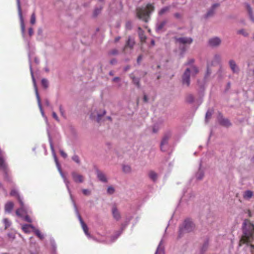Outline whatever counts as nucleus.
<instances>
[{"label": "nucleus", "mask_w": 254, "mask_h": 254, "mask_svg": "<svg viewBox=\"0 0 254 254\" xmlns=\"http://www.w3.org/2000/svg\"><path fill=\"white\" fill-rule=\"evenodd\" d=\"M72 159L73 161H74L76 163L80 164V159H79V157L77 155H73L72 157Z\"/></svg>", "instance_id": "obj_38"}, {"label": "nucleus", "mask_w": 254, "mask_h": 254, "mask_svg": "<svg viewBox=\"0 0 254 254\" xmlns=\"http://www.w3.org/2000/svg\"><path fill=\"white\" fill-rule=\"evenodd\" d=\"M17 5L18 11V15L20 21L21 31L23 38H25V25L24 22V18L22 16L21 8L20 7V0H17Z\"/></svg>", "instance_id": "obj_7"}, {"label": "nucleus", "mask_w": 254, "mask_h": 254, "mask_svg": "<svg viewBox=\"0 0 254 254\" xmlns=\"http://www.w3.org/2000/svg\"><path fill=\"white\" fill-rule=\"evenodd\" d=\"M214 12L213 9L210 10L206 14V17H208L213 15Z\"/></svg>", "instance_id": "obj_46"}, {"label": "nucleus", "mask_w": 254, "mask_h": 254, "mask_svg": "<svg viewBox=\"0 0 254 254\" xmlns=\"http://www.w3.org/2000/svg\"><path fill=\"white\" fill-rule=\"evenodd\" d=\"M204 176V169L202 167L201 162H200L197 171L195 174V178L196 181H201Z\"/></svg>", "instance_id": "obj_13"}, {"label": "nucleus", "mask_w": 254, "mask_h": 254, "mask_svg": "<svg viewBox=\"0 0 254 254\" xmlns=\"http://www.w3.org/2000/svg\"><path fill=\"white\" fill-rule=\"evenodd\" d=\"M143 101L145 102H148V97H147L146 95H145V94L144 95V96H143Z\"/></svg>", "instance_id": "obj_55"}, {"label": "nucleus", "mask_w": 254, "mask_h": 254, "mask_svg": "<svg viewBox=\"0 0 254 254\" xmlns=\"http://www.w3.org/2000/svg\"><path fill=\"white\" fill-rule=\"evenodd\" d=\"M130 78H131L133 83L137 86L138 87H140V83H139V79L138 78L135 77L134 76L132 73L130 74L129 75Z\"/></svg>", "instance_id": "obj_26"}, {"label": "nucleus", "mask_w": 254, "mask_h": 254, "mask_svg": "<svg viewBox=\"0 0 254 254\" xmlns=\"http://www.w3.org/2000/svg\"><path fill=\"white\" fill-rule=\"evenodd\" d=\"M28 34L30 36H31L33 34V30L32 28L28 29Z\"/></svg>", "instance_id": "obj_51"}, {"label": "nucleus", "mask_w": 254, "mask_h": 254, "mask_svg": "<svg viewBox=\"0 0 254 254\" xmlns=\"http://www.w3.org/2000/svg\"><path fill=\"white\" fill-rule=\"evenodd\" d=\"M246 7H247V10L248 11L249 15V16H250V18L251 20L253 22H254V16L253 13L252 8L250 6V5L249 4H246Z\"/></svg>", "instance_id": "obj_25"}, {"label": "nucleus", "mask_w": 254, "mask_h": 254, "mask_svg": "<svg viewBox=\"0 0 254 254\" xmlns=\"http://www.w3.org/2000/svg\"><path fill=\"white\" fill-rule=\"evenodd\" d=\"M250 250L252 253V254H254V245H250Z\"/></svg>", "instance_id": "obj_53"}, {"label": "nucleus", "mask_w": 254, "mask_h": 254, "mask_svg": "<svg viewBox=\"0 0 254 254\" xmlns=\"http://www.w3.org/2000/svg\"><path fill=\"white\" fill-rule=\"evenodd\" d=\"M194 62L193 59H189L185 64L188 67L185 69L182 76V81L184 85L189 86L190 84V78L195 76L199 71L198 67L193 64Z\"/></svg>", "instance_id": "obj_2"}, {"label": "nucleus", "mask_w": 254, "mask_h": 254, "mask_svg": "<svg viewBox=\"0 0 254 254\" xmlns=\"http://www.w3.org/2000/svg\"><path fill=\"white\" fill-rule=\"evenodd\" d=\"M30 73H31L32 79V81H33L34 87V89H35V94H36V98H37V100L38 107H39V109L40 110V112H41V113L42 114V116H43V118H44L46 123L48 124L47 118L45 116L44 112V111L43 110V109H42V105H41V100H40V96H39L38 92V89H37V85H36V80H35V79L34 75H33V70H32V66H31V63L30 62Z\"/></svg>", "instance_id": "obj_5"}, {"label": "nucleus", "mask_w": 254, "mask_h": 254, "mask_svg": "<svg viewBox=\"0 0 254 254\" xmlns=\"http://www.w3.org/2000/svg\"><path fill=\"white\" fill-rule=\"evenodd\" d=\"M134 45V41L131 37H128V40L126 43L125 48H127V47H129L130 48H132Z\"/></svg>", "instance_id": "obj_23"}, {"label": "nucleus", "mask_w": 254, "mask_h": 254, "mask_svg": "<svg viewBox=\"0 0 254 254\" xmlns=\"http://www.w3.org/2000/svg\"><path fill=\"white\" fill-rule=\"evenodd\" d=\"M112 214L114 219L116 220H119L121 217V214L116 207H113L112 208Z\"/></svg>", "instance_id": "obj_17"}, {"label": "nucleus", "mask_w": 254, "mask_h": 254, "mask_svg": "<svg viewBox=\"0 0 254 254\" xmlns=\"http://www.w3.org/2000/svg\"><path fill=\"white\" fill-rule=\"evenodd\" d=\"M174 16L175 17L177 18H179L181 17V15L180 13H176L174 14Z\"/></svg>", "instance_id": "obj_57"}, {"label": "nucleus", "mask_w": 254, "mask_h": 254, "mask_svg": "<svg viewBox=\"0 0 254 254\" xmlns=\"http://www.w3.org/2000/svg\"><path fill=\"white\" fill-rule=\"evenodd\" d=\"M42 85L45 88H47L49 86V82L47 79L43 78L41 80Z\"/></svg>", "instance_id": "obj_34"}, {"label": "nucleus", "mask_w": 254, "mask_h": 254, "mask_svg": "<svg viewBox=\"0 0 254 254\" xmlns=\"http://www.w3.org/2000/svg\"><path fill=\"white\" fill-rule=\"evenodd\" d=\"M171 137V134L167 133L165 134L162 138L160 144L161 150L163 151H165L168 147V142L169 138Z\"/></svg>", "instance_id": "obj_10"}, {"label": "nucleus", "mask_w": 254, "mask_h": 254, "mask_svg": "<svg viewBox=\"0 0 254 254\" xmlns=\"http://www.w3.org/2000/svg\"><path fill=\"white\" fill-rule=\"evenodd\" d=\"M165 24H166L165 21H163L158 23L156 25L157 31H159L161 30Z\"/></svg>", "instance_id": "obj_32"}, {"label": "nucleus", "mask_w": 254, "mask_h": 254, "mask_svg": "<svg viewBox=\"0 0 254 254\" xmlns=\"http://www.w3.org/2000/svg\"><path fill=\"white\" fill-rule=\"evenodd\" d=\"M215 60L219 61L220 60V56L219 55H215L214 57Z\"/></svg>", "instance_id": "obj_58"}, {"label": "nucleus", "mask_w": 254, "mask_h": 254, "mask_svg": "<svg viewBox=\"0 0 254 254\" xmlns=\"http://www.w3.org/2000/svg\"><path fill=\"white\" fill-rule=\"evenodd\" d=\"M243 232L240 245L251 243L254 239V225L249 220H245L243 222Z\"/></svg>", "instance_id": "obj_3"}, {"label": "nucleus", "mask_w": 254, "mask_h": 254, "mask_svg": "<svg viewBox=\"0 0 254 254\" xmlns=\"http://www.w3.org/2000/svg\"><path fill=\"white\" fill-rule=\"evenodd\" d=\"M13 207V203L9 201L7 202L5 205V210L7 212H10Z\"/></svg>", "instance_id": "obj_24"}, {"label": "nucleus", "mask_w": 254, "mask_h": 254, "mask_svg": "<svg viewBox=\"0 0 254 254\" xmlns=\"http://www.w3.org/2000/svg\"><path fill=\"white\" fill-rule=\"evenodd\" d=\"M154 10V6L151 4L148 3L145 7L137 9V16L138 18L147 22L149 17V14L153 12Z\"/></svg>", "instance_id": "obj_4"}, {"label": "nucleus", "mask_w": 254, "mask_h": 254, "mask_svg": "<svg viewBox=\"0 0 254 254\" xmlns=\"http://www.w3.org/2000/svg\"><path fill=\"white\" fill-rule=\"evenodd\" d=\"M238 33L239 34H241L245 37H247L248 36V33L243 29L238 31Z\"/></svg>", "instance_id": "obj_37"}, {"label": "nucleus", "mask_w": 254, "mask_h": 254, "mask_svg": "<svg viewBox=\"0 0 254 254\" xmlns=\"http://www.w3.org/2000/svg\"><path fill=\"white\" fill-rule=\"evenodd\" d=\"M60 153L61 155V156L64 157V158H65L67 157V154L64 151V150L61 149L60 150Z\"/></svg>", "instance_id": "obj_44"}, {"label": "nucleus", "mask_w": 254, "mask_h": 254, "mask_svg": "<svg viewBox=\"0 0 254 254\" xmlns=\"http://www.w3.org/2000/svg\"><path fill=\"white\" fill-rule=\"evenodd\" d=\"M96 173L97 178L101 182L103 183H107L108 182L107 176L105 173L99 170H97Z\"/></svg>", "instance_id": "obj_16"}, {"label": "nucleus", "mask_w": 254, "mask_h": 254, "mask_svg": "<svg viewBox=\"0 0 254 254\" xmlns=\"http://www.w3.org/2000/svg\"><path fill=\"white\" fill-rule=\"evenodd\" d=\"M212 115V111L210 110H208L205 115V120L207 121L209 119H210Z\"/></svg>", "instance_id": "obj_36"}, {"label": "nucleus", "mask_w": 254, "mask_h": 254, "mask_svg": "<svg viewBox=\"0 0 254 254\" xmlns=\"http://www.w3.org/2000/svg\"><path fill=\"white\" fill-rule=\"evenodd\" d=\"M118 52L116 49H114L110 51V54L112 55H117Z\"/></svg>", "instance_id": "obj_47"}, {"label": "nucleus", "mask_w": 254, "mask_h": 254, "mask_svg": "<svg viewBox=\"0 0 254 254\" xmlns=\"http://www.w3.org/2000/svg\"><path fill=\"white\" fill-rule=\"evenodd\" d=\"M36 22V16L34 13H32L31 16L30 23L31 24H34Z\"/></svg>", "instance_id": "obj_39"}, {"label": "nucleus", "mask_w": 254, "mask_h": 254, "mask_svg": "<svg viewBox=\"0 0 254 254\" xmlns=\"http://www.w3.org/2000/svg\"><path fill=\"white\" fill-rule=\"evenodd\" d=\"M221 39L218 37H213L209 40V45L212 47H217L220 45L221 44Z\"/></svg>", "instance_id": "obj_14"}, {"label": "nucleus", "mask_w": 254, "mask_h": 254, "mask_svg": "<svg viewBox=\"0 0 254 254\" xmlns=\"http://www.w3.org/2000/svg\"><path fill=\"white\" fill-rule=\"evenodd\" d=\"M130 68L129 65H127V66L124 67V70L125 71H127Z\"/></svg>", "instance_id": "obj_59"}, {"label": "nucleus", "mask_w": 254, "mask_h": 254, "mask_svg": "<svg viewBox=\"0 0 254 254\" xmlns=\"http://www.w3.org/2000/svg\"><path fill=\"white\" fill-rule=\"evenodd\" d=\"M19 202L20 204V207L16 211V214L17 216L23 218V216L27 213V208L22 200H20Z\"/></svg>", "instance_id": "obj_9"}, {"label": "nucleus", "mask_w": 254, "mask_h": 254, "mask_svg": "<svg viewBox=\"0 0 254 254\" xmlns=\"http://www.w3.org/2000/svg\"><path fill=\"white\" fill-rule=\"evenodd\" d=\"M34 227L30 224H25L22 226V230L26 233H29L31 231H33Z\"/></svg>", "instance_id": "obj_18"}, {"label": "nucleus", "mask_w": 254, "mask_h": 254, "mask_svg": "<svg viewBox=\"0 0 254 254\" xmlns=\"http://www.w3.org/2000/svg\"><path fill=\"white\" fill-rule=\"evenodd\" d=\"M180 50H181V53H180V56L181 57H183L184 55L185 54V53L186 52L187 49L185 46L181 47Z\"/></svg>", "instance_id": "obj_40"}, {"label": "nucleus", "mask_w": 254, "mask_h": 254, "mask_svg": "<svg viewBox=\"0 0 254 254\" xmlns=\"http://www.w3.org/2000/svg\"><path fill=\"white\" fill-rule=\"evenodd\" d=\"M101 10V8H96L94 11V14L95 15H97L98 13H100V12Z\"/></svg>", "instance_id": "obj_50"}, {"label": "nucleus", "mask_w": 254, "mask_h": 254, "mask_svg": "<svg viewBox=\"0 0 254 254\" xmlns=\"http://www.w3.org/2000/svg\"><path fill=\"white\" fill-rule=\"evenodd\" d=\"M71 175L73 181L76 183H82L84 181V176L75 171L72 172Z\"/></svg>", "instance_id": "obj_12"}, {"label": "nucleus", "mask_w": 254, "mask_h": 254, "mask_svg": "<svg viewBox=\"0 0 254 254\" xmlns=\"http://www.w3.org/2000/svg\"><path fill=\"white\" fill-rule=\"evenodd\" d=\"M229 66L233 73H238L239 72V68L236 64L235 61L233 60H231L229 62Z\"/></svg>", "instance_id": "obj_15"}, {"label": "nucleus", "mask_w": 254, "mask_h": 254, "mask_svg": "<svg viewBox=\"0 0 254 254\" xmlns=\"http://www.w3.org/2000/svg\"><path fill=\"white\" fill-rule=\"evenodd\" d=\"M35 235L41 240H42L44 239V235H43L42 234H41V233L40 232V231L38 230V229H35V228H34V229L33 230V231Z\"/></svg>", "instance_id": "obj_33"}, {"label": "nucleus", "mask_w": 254, "mask_h": 254, "mask_svg": "<svg viewBox=\"0 0 254 254\" xmlns=\"http://www.w3.org/2000/svg\"><path fill=\"white\" fill-rule=\"evenodd\" d=\"M82 192L85 195H89L91 194L90 190L88 189L82 190Z\"/></svg>", "instance_id": "obj_43"}, {"label": "nucleus", "mask_w": 254, "mask_h": 254, "mask_svg": "<svg viewBox=\"0 0 254 254\" xmlns=\"http://www.w3.org/2000/svg\"><path fill=\"white\" fill-rule=\"evenodd\" d=\"M254 193L250 190L245 191L243 193V197L247 200L250 199L253 196Z\"/></svg>", "instance_id": "obj_21"}, {"label": "nucleus", "mask_w": 254, "mask_h": 254, "mask_svg": "<svg viewBox=\"0 0 254 254\" xmlns=\"http://www.w3.org/2000/svg\"><path fill=\"white\" fill-rule=\"evenodd\" d=\"M120 80V78L119 77H115L113 79L114 82H118Z\"/></svg>", "instance_id": "obj_54"}, {"label": "nucleus", "mask_w": 254, "mask_h": 254, "mask_svg": "<svg viewBox=\"0 0 254 254\" xmlns=\"http://www.w3.org/2000/svg\"><path fill=\"white\" fill-rule=\"evenodd\" d=\"M122 170H123V171L126 174H129V173H131V167L128 165H126V164L123 165H122Z\"/></svg>", "instance_id": "obj_27"}, {"label": "nucleus", "mask_w": 254, "mask_h": 254, "mask_svg": "<svg viewBox=\"0 0 254 254\" xmlns=\"http://www.w3.org/2000/svg\"><path fill=\"white\" fill-rule=\"evenodd\" d=\"M189 97L190 98L189 102H192V100H193V98H192V97L191 96H190Z\"/></svg>", "instance_id": "obj_62"}, {"label": "nucleus", "mask_w": 254, "mask_h": 254, "mask_svg": "<svg viewBox=\"0 0 254 254\" xmlns=\"http://www.w3.org/2000/svg\"><path fill=\"white\" fill-rule=\"evenodd\" d=\"M0 169H2L4 173V178L7 181H10L8 177L9 170L7 168V165L4 162L1 152L0 153Z\"/></svg>", "instance_id": "obj_8"}, {"label": "nucleus", "mask_w": 254, "mask_h": 254, "mask_svg": "<svg viewBox=\"0 0 254 254\" xmlns=\"http://www.w3.org/2000/svg\"><path fill=\"white\" fill-rule=\"evenodd\" d=\"M49 141H50V148H51V149L52 152V155L54 158L55 162L56 163L58 170L60 173V175H61V177H62V178L63 179L64 182L65 184L66 187L68 192L69 194L70 199L73 203L75 212L76 213V214L77 215L78 219L81 224L82 228L85 234L88 237V238H91L92 237L88 232V228L87 226L86 225V224L83 221V220H82V219L77 210V207L76 205L75 202L74 200H73V196H72L70 189H69V181L67 180V179L66 178V177L64 175V174L62 172V171L60 168V165L58 162V159L56 156V153H55V151L54 150L53 144L52 143L51 139L50 137H49Z\"/></svg>", "instance_id": "obj_1"}, {"label": "nucleus", "mask_w": 254, "mask_h": 254, "mask_svg": "<svg viewBox=\"0 0 254 254\" xmlns=\"http://www.w3.org/2000/svg\"><path fill=\"white\" fill-rule=\"evenodd\" d=\"M106 113V112L105 111H103L102 112V114H98L97 115V121L98 122H100V120L101 119V117L104 116Z\"/></svg>", "instance_id": "obj_42"}, {"label": "nucleus", "mask_w": 254, "mask_h": 254, "mask_svg": "<svg viewBox=\"0 0 254 254\" xmlns=\"http://www.w3.org/2000/svg\"><path fill=\"white\" fill-rule=\"evenodd\" d=\"M211 71L209 69V68H208V67H207V75H209L210 73H211Z\"/></svg>", "instance_id": "obj_60"}, {"label": "nucleus", "mask_w": 254, "mask_h": 254, "mask_svg": "<svg viewBox=\"0 0 254 254\" xmlns=\"http://www.w3.org/2000/svg\"><path fill=\"white\" fill-rule=\"evenodd\" d=\"M138 30H139L138 35H139V37L140 39V41L142 42H145V41L146 40V36L144 35L143 31L141 30L140 28H139Z\"/></svg>", "instance_id": "obj_29"}, {"label": "nucleus", "mask_w": 254, "mask_h": 254, "mask_svg": "<svg viewBox=\"0 0 254 254\" xmlns=\"http://www.w3.org/2000/svg\"><path fill=\"white\" fill-rule=\"evenodd\" d=\"M35 62L36 64L39 63V61L38 60V59L37 58H35Z\"/></svg>", "instance_id": "obj_64"}, {"label": "nucleus", "mask_w": 254, "mask_h": 254, "mask_svg": "<svg viewBox=\"0 0 254 254\" xmlns=\"http://www.w3.org/2000/svg\"><path fill=\"white\" fill-rule=\"evenodd\" d=\"M3 221L4 223L5 228H7L10 226V222L7 218H4Z\"/></svg>", "instance_id": "obj_41"}, {"label": "nucleus", "mask_w": 254, "mask_h": 254, "mask_svg": "<svg viewBox=\"0 0 254 254\" xmlns=\"http://www.w3.org/2000/svg\"><path fill=\"white\" fill-rule=\"evenodd\" d=\"M248 215H249V217H251L252 216V213H251V212L250 210H248Z\"/></svg>", "instance_id": "obj_63"}, {"label": "nucleus", "mask_w": 254, "mask_h": 254, "mask_svg": "<svg viewBox=\"0 0 254 254\" xmlns=\"http://www.w3.org/2000/svg\"><path fill=\"white\" fill-rule=\"evenodd\" d=\"M219 122L221 125L226 127H229L231 125L230 121L227 119L221 118Z\"/></svg>", "instance_id": "obj_20"}, {"label": "nucleus", "mask_w": 254, "mask_h": 254, "mask_svg": "<svg viewBox=\"0 0 254 254\" xmlns=\"http://www.w3.org/2000/svg\"><path fill=\"white\" fill-rule=\"evenodd\" d=\"M10 194L11 196H16L19 202L20 201V200H22V199L21 198L20 196L18 194L17 190L15 189H12L11 190Z\"/></svg>", "instance_id": "obj_28"}, {"label": "nucleus", "mask_w": 254, "mask_h": 254, "mask_svg": "<svg viewBox=\"0 0 254 254\" xmlns=\"http://www.w3.org/2000/svg\"><path fill=\"white\" fill-rule=\"evenodd\" d=\"M170 7V6H165L160 9L159 11L158 14L159 15H162L169 11Z\"/></svg>", "instance_id": "obj_30"}, {"label": "nucleus", "mask_w": 254, "mask_h": 254, "mask_svg": "<svg viewBox=\"0 0 254 254\" xmlns=\"http://www.w3.org/2000/svg\"><path fill=\"white\" fill-rule=\"evenodd\" d=\"M175 39L177 43L183 45H190L193 41V39L189 37H176Z\"/></svg>", "instance_id": "obj_11"}, {"label": "nucleus", "mask_w": 254, "mask_h": 254, "mask_svg": "<svg viewBox=\"0 0 254 254\" xmlns=\"http://www.w3.org/2000/svg\"><path fill=\"white\" fill-rule=\"evenodd\" d=\"M155 254H165L164 247L163 245V240L160 242Z\"/></svg>", "instance_id": "obj_19"}, {"label": "nucleus", "mask_w": 254, "mask_h": 254, "mask_svg": "<svg viewBox=\"0 0 254 254\" xmlns=\"http://www.w3.org/2000/svg\"><path fill=\"white\" fill-rule=\"evenodd\" d=\"M148 176L149 178L153 181H156L158 178V175L153 171H150L148 172Z\"/></svg>", "instance_id": "obj_22"}, {"label": "nucleus", "mask_w": 254, "mask_h": 254, "mask_svg": "<svg viewBox=\"0 0 254 254\" xmlns=\"http://www.w3.org/2000/svg\"><path fill=\"white\" fill-rule=\"evenodd\" d=\"M117 63V60L116 59H113L111 61H110V63L112 64H115L116 63Z\"/></svg>", "instance_id": "obj_56"}, {"label": "nucleus", "mask_w": 254, "mask_h": 254, "mask_svg": "<svg viewBox=\"0 0 254 254\" xmlns=\"http://www.w3.org/2000/svg\"><path fill=\"white\" fill-rule=\"evenodd\" d=\"M24 217V219L28 222H31V219L27 216V215H25L24 216H23Z\"/></svg>", "instance_id": "obj_48"}, {"label": "nucleus", "mask_w": 254, "mask_h": 254, "mask_svg": "<svg viewBox=\"0 0 254 254\" xmlns=\"http://www.w3.org/2000/svg\"><path fill=\"white\" fill-rule=\"evenodd\" d=\"M52 116L57 122L60 121L59 118H58L57 115L55 112H52Z\"/></svg>", "instance_id": "obj_45"}, {"label": "nucleus", "mask_w": 254, "mask_h": 254, "mask_svg": "<svg viewBox=\"0 0 254 254\" xmlns=\"http://www.w3.org/2000/svg\"><path fill=\"white\" fill-rule=\"evenodd\" d=\"M59 110L61 113L62 116H64V110L62 108V106L61 105L59 107Z\"/></svg>", "instance_id": "obj_49"}, {"label": "nucleus", "mask_w": 254, "mask_h": 254, "mask_svg": "<svg viewBox=\"0 0 254 254\" xmlns=\"http://www.w3.org/2000/svg\"><path fill=\"white\" fill-rule=\"evenodd\" d=\"M142 59V56L139 55L137 59V63L139 64Z\"/></svg>", "instance_id": "obj_52"}, {"label": "nucleus", "mask_w": 254, "mask_h": 254, "mask_svg": "<svg viewBox=\"0 0 254 254\" xmlns=\"http://www.w3.org/2000/svg\"><path fill=\"white\" fill-rule=\"evenodd\" d=\"M115 190L112 186L108 187L107 189V193L109 194H112L115 192Z\"/></svg>", "instance_id": "obj_35"}, {"label": "nucleus", "mask_w": 254, "mask_h": 254, "mask_svg": "<svg viewBox=\"0 0 254 254\" xmlns=\"http://www.w3.org/2000/svg\"><path fill=\"white\" fill-rule=\"evenodd\" d=\"M45 104H46V105L47 106H49L50 105V103H49V101L47 99L45 100Z\"/></svg>", "instance_id": "obj_61"}, {"label": "nucleus", "mask_w": 254, "mask_h": 254, "mask_svg": "<svg viewBox=\"0 0 254 254\" xmlns=\"http://www.w3.org/2000/svg\"><path fill=\"white\" fill-rule=\"evenodd\" d=\"M127 225V224H125V225H124V224H123V225H122V230H120V231H119V232H118V233H117L115 236H113V237H112V241H111L112 242H113L115 241V240H116L118 238V237H119V236L121 235V234L122 233V231H123V229H124V228L126 226V225Z\"/></svg>", "instance_id": "obj_31"}, {"label": "nucleus", "mask_w": 254, "mask_h": 254, "mask_svg": "<svg viewBox=\"0 0 254 254\" xmlns=\"http://www.w3.org/2000/svg\"><path fill=\"white\" fill-rule=\"evenodd\" d=\"M195 227L194 223L190 220H186L180 228L179 236L181 237L182 233L192 231Z\"/></svg>", "instance_id": "obj_6"}]
</instances>
